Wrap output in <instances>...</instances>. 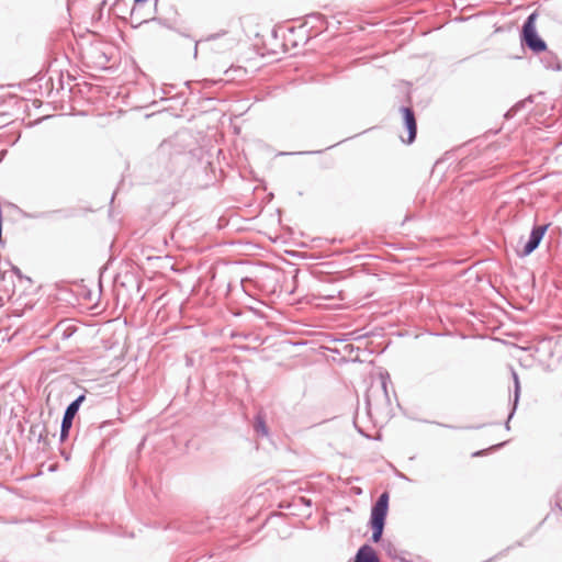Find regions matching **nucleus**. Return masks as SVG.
<instances>
[{
	"mask_svg": "<svg viewBox=\"0 0 562 562\" xmlns=\"http://www.w3.org/2000/svg\"><path fill=\"white\" fill-rule=\"evenodd\" d=\"M389 509V494H381L371 510V527L373 530L372 540L379 542L381 540L385 517Z\"/></svg>",
	"mask_w": 562,
	"mask_h": 562,
	"instance_id": "f257e3e1",
	"label": "nucleus"
},
{
	"mask_svg": "<svg viewBox=\"0 0 562 562\" xmlns=\"http://www.w3.org/2000/svg\"><path fill=\"white\" fill-rule=\"evenodd\" d=\"M536 19L537 13H532L528 16L522 26V40L531 50L540 53L547 49V45L537 34L535 26Z\"/></svg>",
	"mask_w": 562,
	"mask_h": 562,
	"instance_id": "f03ea898",
	"label": "nucleus"
},
{
	"mask_svg": "<svg viewBox=\"0 0 562 562\" xmlns=\"http://www.w3.org/2000/svg\"><path fill=\"white\" fill-rule=\"evenodd\" d=\"M549 224L533 227L530 233L529 239L524 245L522 249L518 252L519 256H529L540 244L544 234L547 233Z\"/></svg>",
	"mask_w": 562,
	"mask_h": 562,
	"instance_id": "7ed1b4c3",
	"label": "nucleus"
},
{
	"mask_svg": "<svg viewBox=\"0 0 562 562\" xmlns=\"http://www.w3.org/2000/svg\"><path fill=\"white\" fill-rule=\"evenodd\" d=\"M85 401V395H80L76 401H74L66 409L63 423H61V432L60 438L65 440L68 436V432L72 425V419L77 414L80 404Z\"/></svg>",
	"mask_w": 562,
	"mask_h": 562,
	"instance_id": "20e7f679",
	"label": "nucleus"
},
{
	"mask_svg": "<svg viewBox=\"0 0 562 562\" xmlns=\"http://www.w3.org/2000/svg\"><path fill=\"white\" fill-rule=\"evenodd\" d=\"M401 111H402L403 116H404V124H405L406 132H407L406 136H404L403 134L401 135V139L405 144H412L415 140L416 133H417L416 119H415V115H414V112H413L412 109H409V108H402Z\"/></svg>",
	"mask_w": 562,
	"mask_h": 562,
	"instance_id": "39448f33",
	"label": "nucleus"
},
{
	"mask_svg": "<svg viewBox=\"0 0 562 562\" xmlns=\"http://www.w3.org/2000/svg\"><path fill=\"white\" fill-rule=\"evenodd\" d=\"M355 562H379V559L371 547L363 546L359 549Z\"/></svg>",
	"mask_w": 562,
	"mask_h": 562,
	"instance_id": "423d86ee",
	"label": "nucleus"
},
{
	"mask_svg": "<svg viewBox=\"0 0 562 562\" xmlns=\"http://www.w3.org/2000/svg\"><path fill=\"white\" fill-rule=\"evenodd\" d=\"M255 428H256L257 431H261L263 435L268 434L266 424H265L263 419L260 416H258L257 419H256Z\"/></svg>",
	"mask_w": 562,
	"mask_h": 562,
	"instance_id": "0eeeda50",
	"label": "nucleus"
},
{
	"mask_svg": "<svg viewBox=\"0 0 562 562\" xmlns=\"http://www.w3.org/2000/svg\"><path fill=\"white\" fill-rule=\"evenodd\" d=\"M147 0H135V3L138 4V3H143V2H146Z\"/></svg>",
	"mask_w": 562,
	"mask_h": 562,
	"instance_id": "6e6552de",
	"label": "nucleus"
}]
</instances>
